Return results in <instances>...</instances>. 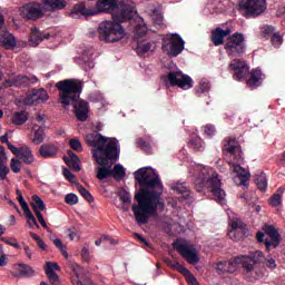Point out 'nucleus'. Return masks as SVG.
Segmentation results:
<instances>
[{
  "instance_id": "obj_41",
  "label": "nucleus",
  "mask_w": 285,
  "mask_h": 285,
  "mask_svg": "<svg viewBox=\"0 0 285 285\" xmlns=\"http://www.w3.org/2000/svg\"><path fill=\"white\" fill-rule=\"evenodd\" d=\"M30 237L38 244V247L41 248V250H47L48 245L39 237V235L35 234V232L29 233Z\"/></svg>"
},
{
  "instance_id": "obj_27",
  "label": "nucleus",
  "mask_w": 285,
  "mask_h": 285,
  "mask_svg": "<svg viewBox=\"0 0 285 285\" xmlns=\"http://www.w3.org/2000/svg\"><path fill=\"white\" fill-rule=\"evenodd\" d=\"M171 190L180 195L179 199H188L190 197V189L186 183H176L171 186Z\"/></svg>"
},
{
  "instance_id": "obj_16",
  "label": "nucleus",
  "mask_w": 285,
  "mask_h": 285,
  "mask_svg": "<svg viewBox=\"0 0 285 285\" xmlns=\"http://www.w3.org/2000/svg\"><path fill=\"white\" fill-rule=\"evenodd\" d=\"M237 264H242L239 256L234 259L217 262L215 268L218 275H226V273L233 275L237 271Z\"/></svg>"
},
{
  "instance_id": "obj_24",
  "label": "nucleus",
  "mask_w": 285,
  "mask_h": 285,
  "mask_svg": "<svg viewBox=\"0 0 285 285\" xmlns=\"http://www.w3.org/2000/svg\"><path fill=\"white\" fill-rule=\"evenodd\" d=\"M0 43L6 50H14L17 48V38L10 32L2 31L0 33Z\"/></svg>"
},
{
  "instance_id": "obj_52",
  "label": "nucleus",
  "mask_w": 285,
  "mask_h": 285,
  "mask_svg": "<svg viewBox=\"0 0 285 285\" xmlns=\"http://www.w3.org/2000/svg\"><path fill=\"white\" fill-rule=\"evenodd\" d=\"M271 206L277 207L282 204V196L279 194H273V196L269 199Z\"/></svg>"
},
{
  "instance_id": "obj_60",
  "label": "nucleus",
  "mask_w": 285,
  "mask_h": 285,
  "mask_svg": "<svg viewBox=\"0 0 285 285\" xmlns=\"http://www.w3.org/2000/svg\"><path fill=\"white\" fill-rule=\"evenodd\" d=\"M134 237H136V239H138V242H140L141 244H145V246H150V243L146 240L140 234L135 233Z\"/></svg>"
},
{
  "instance_id": "obj_38",
  "label": "nucleus",
  "mask_w": 285,
  "mask_h": 285,
  "mask_svg": "<svg viewBox=\"0 0 285 285\" xmlns=\"http://www.w3.org/2000/svg\"><path fill=\"white\" fill-rule=\"evenodd\" d=\"M45 135H46V131L43 127H39L35 131L33 139H32L33 144H36L37 146H39V144H43Z\"/></svg>"
},
{
  "instance_id": "obj_43",
  "label": "nucleus",
  "mask_w": 285,
  "mask_h": 285,
  "mask_svg": "<svg viewBox=\"0 0 285 285\" xmlns=\"http://www.w3.org/2000/svg\"><path fill=\"white\" fill-rule=\"evenodd\" d=\"M10 173V168L6 166L3 163V158L0 156V179L4 180L8 178V174Z\"/></svg>"
},
{
  "instance_id": "obj_62",
  "label": "nucleus",
  "mask_w": 285,
  "mask_h": 285,
  "mask_svg": "<svg viewBox=\"0 0 285 285\" xmlns=\"http://www.w3.org/2000/svg\"><path fill=\"white\" fill-rule=\"evenodd\" d=\"M68 237L71 242L75 239V237H77V232L75 227L68 229Z\"/></svg>"
},
{
  "instance_id": "obj_8",
  "label": "nucleus",
  "mask_w": 285,
  "mask_h": 285,
  "mask_svg": "<svg viewBox=\"0 0 285 285\" xmlns=\"http://www.w3.org/2000/svg\"><path fill=\"white\" fill-rule=\"evenodd\" d=\"M224 50L230 59H237L246 55V38L244 33L235 32L227 37Z\"/></svg>"
},
{
  "instance_id": "obj_3",
  "label": "nucleus",
  "mask_w": 285,
  "mask_h": 285,
  "mask_svg": "<svg viewBox=\"0 0 285 285\" xmlns=\"http://www.w3.org/2000/svg\"><path fill=\"white\" fill-rule=\"evenodd\" d=\"M88 146L94 148L91 150L92 157L98 164L101 166L97 171V179L104 181V179H108V177H112V164H115L119 159V155L121 149L117 147V141L109 140L104 137L101 134L97 131H92L88 134L85 138Z\"/></svg>"
},
{
  "instance_id": "obj_33",
  "label": "nucleus",
  "mask_w": 285,
  "mask_h": 285,
  "mask_svg": "<svg viewBox=\"0 0 285 285\" xmlns=\"http://www.w3.org/2000/svg\"><path fill=\"white\" fill-rule=\"evenodd\" d=\"M225 36L222 32V27H217L215 30L212 31V42L214 46H224Z\"/></svg>"
},
{
  "instance_id": "obj_28",
  "label": "nucleus",
  "mask_w": 285,
  "mask_h": 285,
  "mask_svg": "<svg viewBox=\"0 0 285 285\" xmlns=\"http://www.w3.org/2000/svg\"><path fill=\"white\" fill-rule=\"evenodd\" d=\"M29 117H30V114H28V111L26 110L16 111L12 115L11 124H13L14 126H23V124L28 121Z\"/></svg>"
},
{
  "instance_id": "obj_21",
  "label": "nucleus",
  "mask_w": 285,
  "mask_h": 285,
  "mask_svg": "<svg viewBox=\"0 0 285 285\" xmlns=\"http://www.w3.org/2000/svg\"><path fill=\"white\" fill-rule=\"evenodd\" d=\"M14 271L16 272L11 273L13 277H24L27 279L35 277V269L28 264L20 263L14 266Z\"/></svg>"
},
{
  "instance_id": "obj_50",
  "label": "nucleus",
  "mask_w": 285,
  "mask_h": 285,
  "mask_svg": "<svg viewBox=\"0 0 285 285\" xmlns=\"http://www.w3.org/2000/svg\"><path fill=\"white\" fill-rule=\"evenodd\" d=\"M35 213L38 222L40 223V226H42V228H46L48 233H50V228H48V224H46V219H43V214H41V212H39L37 208H35Z\"/></svg>"
},
{
  "instance_id": "obj_48",
  "label": "nucleus",
  "mask_w": 285,
  "mask_h": 285,
  "mask_svg": "<svg viewBox=\"0 0 285 285\" xmlns=\"http://www.w3.org/2000/svg\"><path fill=\"white\" fill-rule=\"evenodd\" d=\"M53 244L56 248L60 250V253L63 255V257H68V252L66 250V245H63V242L61 239L56 238L53 239Z\"/></svg>"
},
{
  "instance_id": "obj_10",
  "label": "nucleus",
  "mask_w": 285,
  "mask_h": 285,
  "mask_svg": "<svg viewBox=\"0 0 285 285\" xmlns=\"http://www.w3.org/2000/svg\"><path fill=\"white\" fill-rule=\"evenodd\" d=\"M186 46V41L181 38V36L175 33L169 38H165L163 40V50L170 55V57H179L181 52H184V47Z\"/></svg>"
},
{
  "instance_id": "obj_18",
  "label": "nucleus",
  "mask_w": 285,
  "mask_h": 285,
  "mask_svg": "<svg viewBox=\"0 0 285 285\" xmlns=\"http://www.w3.org/2000/svg\"><path fill=\"white\" fill-rule=\"evenodd\" d=\"M22 164H26L27 166H30L31 164H35V155H32V149L28 146L17 147V151L12 153Z\"/></svg>"
},
{
  "instance_id": "obj_2",
  "label": "nucleus",
  "mask_w": 285,
  "mask_h": 285,
  "mask_svg": "<svg viewBox=\"0 0 285 285\" xmlns=\"http://www.w3.org/2000/svg\"><path fill=\"white\" fill-rule=\"evenodd\" d=\"M99 12H109L114 21H104L98 27V39L105 43H117L124 39L121 23H132L137 16V7L131 0H98L96 2Z\"/></svg>"
},
{
  "instance_id": "obj_4",
  "label": "nucleus",
  "mask_w": 285,
  "mask_h": 285,
  "mask_svg": "<svg viewBox=\"0 0 285 285\" xmlns=\"http://www.w3.org/2000/svg\"><path fill=\"white\" fill-rule=\"evenodd\" d=\"M56 88L59 91V104H61L63 108H68L70 104H72L78 121H88L90 105L88 101L80 99L81 92H83V85L76 79H65L58 81Z\"/></svg>"
},
{
  "instance_id": "obj_30",
  "label": "nucleus",
  "mask_w": 285,
  "mask_h": 285,
  "mask_svg": "<svg viewBox=\"0 0 285 285\" xmlns=\"http://www.w3.org/2000/svg\"><path fill=\"white\" fill-rule=\"evenodd\" d=\"M120 200L122 202V210L128 213L130 210V205L132 204V196L126 189H121L118 193Z\"/></svg>"
},
{
  "instance_id": "obj_22",
  "label": "nucleus",
  "mask_w": 285,
  "mask_h": 285,
  "mask_svg": "<svg viewBox=\"0 0 285 285\" xmlns=\"http://www.w3.org/2000/svg\"><path fill=\"white\" fill-rule=\"evenodd\" d=\"M246 224L242 220L236 219L232 222V230L229 232V237H234V239H239V237H244L246 235Z\"/></svg>"
},
{
  "instance_id": "obj_47",
  "label": "nucleus",
  "mask_w": 285,
  "mask_h": 285,
  "mask_svg": "<svg viewBox=\"0 0 285 285\" xmlns=\"http://www.w3.org/2000/svg\"><path fill=\"white\" fill-rule=\"evenodd\" d=\"M10 168L14 174L21 173V160L12 158L10 163Z\"/></svg>"
},
{
  "instance_id": "obj_25",
  "label": "nucleus",
  "mask_w": 285,
  "mask_h": 285,
  "mask_svg": "<svg viewBox=\"0 0 285 285\" xmlns=\"http://www.w3.org/2000/svg\"><path fill=\"white\" fill-rule=\"evenodd\" d=\"M67 154L68 156L63 157L65 164H67V166L72 168V170L76 173H79V170H81V167L79 166V156H77V154H75L72 150H68Z\"/></svg>"
},
{
  "instance_id": "obj_20",
  "label": "nucleus",
  "mask_w": 285,
  "mask_h": 285,
  "mask_svg": "<svg viewBox=\"0 0 285 285\" xmlns=\"http://www.w3.org/2000/svg\"><path fill=\"white\" fill-rule=\"evenodd\" d=\"M55 271H61V267H59V264L47 262L45 267V273L49 278L50 284L59 285V275Z\"/></svg>"
},
{
  "instance_id": "obj_36",
  "label": "nucleus",
  "mask_w": 285,
  "mask_h": 285,
  "mask_svg": "<svg viewBox=\"0 0 285 285\" xmlns=\"http://www.w3.org/2000/svg\"><path fill=\"white\" fill-rule=\"evenodd\" d=\"M255 184L258 188V190H266L268 188V180L266 179V174L264 171L261 173V175L256 176Z\"/></svg>"
},
{
  "instance_id": "obj_7",
  "label": "nucleus",
  "mask_w": 285,
  "mask_h": 285,
  "mask_svg": "<svg viewBox=\"0 0 285 285\" xmlns=\"http://www.w3.org/2000/svg\"><path fill=\"white\" fill-rule=\"evenodd\" d=\"M130 26H134V39L137 43L136 52L137 55H146V52H150V50L155 49V42L148 41L146 39V35L148 32V27L144 22V18L137 14L131 22Z\"/></svg>"
},
{
  "instance_id": "obj_6",
  "label": "nucleus",
  "mask_w": 285,
  "mask_h": 285,
  "mask_svg": "<svg viewBox=\"0 0 285 285\" xmlns=\"http://www.w3.org/2000/svg\"><path fill=\"white\" fill-rule=\"evenodd\" d=\"M230 70L234 71V79L236 81H246V86L250 90H255L264 83V72L262 69H252L248 67V63L242 59H234L229 63Z\"/></svg>"
},
{
  "instance_id": "obj_12",
  "label": "nucleus",
  "mask_w": 285,
  "mask_h": 285,
  "mask_svg": "<svg viewBox=\"0 0 285 285\" xmlns=\"http://www.w3.org/2000/svg\"><path fill=\"white\" fill-rule=\"evenodd\" d=\"M173 246L183 259L195 266L199 264V255H197V248L193 244H181L179 242H174Z\"/></svg>"
},
{
  "instance_id": "obj_59",
  "label": "nucleus",
  "mask_w": 285,
  "mask_h": 285,
  "mask_svg": "<svg viewBox=\"0 0 285 285\" xmlns=\"http://www.w3.org/2000/svg\"><path fill=\"white\" fill-rule=\"evenodd\" d=\"M0 266H6V254H3V245L0 244Z\"/></svg>"
},
{
  "instance_id": "obj_17",
  "label": "nucleus",
  "mask_w": 285,
  "mask_h": 285,
  "mask_svg": "<svg viewBox=\"0 0 285 285\" xmlns=\"http://www.w3.org/2000/svg\"><path fill=\"white\" fill-rule=\"evenodd\" d=\"M48 99H50V96L46 89H32L26 98V104L27 106H35V104H45Z\"/></svg>"
},
{
  "instance_id": "obj_32",
  "label": "nucleus",
  "mask_w": 285,
  "mask_h": 285,
  "mask_svg": "<svg viewBox=\"0 0 285 285\" xmlns=\"http://www.w3.org/2000/svg\"><path fill=\"white\" fill-rule=\"evenodd\" d=\"M69 16L72 17V19H79V17H86L88 16V9H86V6L83 3L75 4Z\"/></svg>"
},
{
  "instance_id": "obj_26",
  "label": "nucleus",
  "mask_w": 285,
  "mask_h": 285,
  "mask_svg": "<svg viewBox=\"0 0 285 285\" xmlns=\"http://www.w3.org/2000/svg\"><path fill=\"white\" fill-rule=\"evenodd\" d=\"M39 81V78H37V76H23V75H18L14 79H13V85L14 86H21L22 88H28L30 86H32L33 83H37Z\"/></svg>"
},
{
  "instance_id": "obj_39",
  "label": "nucleus",
  "mask_w": 285,
  "mask_h": 285,
  "mask_svg": "<svg viewBox=\"0 0 285 285\" xmlns=\"http://www.w3.org/2000/svg\"><path fill=\"white\" fill-rule=\"evenodd\" d=\"M136 144H137V147L140 148V150H144V153H146V155H150V153H153L150 142L144 140V138H138Z\"/></svg>"
},
{
  "instance_id": "obj_14",
  "label": "nucleus",
  "mask_w": 285,
  "mask_h": 285,
  "mask_svg": "<svg viewBox=\"0 0 285 285\" xmlns=\"http://www.w3.org/2000/svg\"><path fill=\"white\" fill-rule=\"evenodd\" d=\"M226 142L223 146L224 155H230L236 161H242L244 151H242V145L237 141L236 138H229L225 140Z\"/></svg>"
},
{
  "instance_id": "obj_13",
  "label": "nucleus",
  "mask_w": 285,
  "mask_h": 285,
  "mask_svg": "<svg viewBox=\"0 0 285 285\" xmlns=\"http://www.w3.org/2000/svg\"><path fill=\"white\" fill-rule=\"evenodd\" d=\"M240 258V264L245 273H253L255 271V264H264L266 262V256L264 252L256 250L249 254V256H238Z\"/></svg>"
},
{
  "instance_id": "obj_29",
  "label": "nucleus",
  "mask_w": 285,
  "mask_h": 285,
  "mask_svg": "<svg viewBox=\"0 0 285 285\" xmlns=\"http://www.w3.org/2000/svg\"><path fill=\"white\" fill-rule=\"evenodd\" d=\"M234 173H236L237 179L240 181V186H246L248 179H250V173L246 171V169L239 165L234 166Z\"/></svg>"
},
{
  "instance_id": "obj_53",
  "label": "nucleus",
  "mask_w": 285,
  "mask_h": 285,
  "mask_svg": "<svg viewBox=\"0 0 285 285\" xmlns=\"http://www.w3.org/2000/svg\"><path fill=\"white\" fill-rule=\"evenodd\" d=\"M173 268H177L178 273H181L185 277H188L190 275V271L188 268L184 267L181 264L176 263Z\"/></svg>"
},
{
  "instance_id": "obj_40",
  "label": "nucleus",
  "mask_w": 285,
  "mask_h": 285,
  "mask_svg": "<svg viewBox=\"0 0 285 285\" xmlns=\"http://www.w3.org/2000/svg\"><path fill=\"white\" fill-rule=\"evenodd\" d=\"M32 199H33V205H32L33 213H35V208L36 210H39V213H41V210L46 208V204L43 203L41 197H39L38 195H35Z\"/></svg>"
},
{
  "instance_id": "obj_31",
  "label": "nucleus",
  "mask_w": 285,
  "mask_h": 285,
  "mask_svg": "<svg viewBox=\"0 0 285 285\" xmlns=\"http://www.w3.org/2000/svg\"><path fill=\"white\" fill-rule=\"evenodd\" d=\"M41 157H43L45 159H48L50 157H56L58 150H57V147H55L53 145H42L40 147V150H39Z\"/></svg>"
},
{
  "instance_id": "obj_37",
  "label": "nucleus",
  "mask_w": 285,
  "mask_h": 285,
  "mask_svg": "<svg viewBox=\"0 0 285 285\" xmlns=\"http://www.w3.org/2000/svg\"><path fill=\"white\" fill-rule=\"evenodd\" d=\"M76 187H77L78 193H80L81 197H83V199H86V202H88L89 204H92V202H95V197H92V194H90V191H88V189H86V187H83V185L77 183Z\"/></svg>"
},
{
  "instance_id": "obj_5",
  "label": "nucleus",
  "mask_w": 285,
  "mask_h": 285,
  "mask_svg": "<svg viewBox=\"0 0 285 285\" xmlns=\"http://www.w3.org/2000/svg\"><path fill=\"white\" fill-rule=\"evenodd\" d=\"M194 186L197 193H204V189L207 188L218 204L226 202V191L222 189L219 174L210 167H198V175L194 180Z\"/></svg>"
},
{
  "instance_id": "obj_54",
  "label": "nucleus",
  "mask_w": 285,
  "mask_h": 285,
  "mask_svg": "<svg viewBox=\"0 0 285 285\" xmlns=\"http://www.w3.org/2000/svg\"><path fill=\"white\" fill-rule=\"evenodd\" d=\"M62 173L66 179L70 181V184H75V180L77 179V177L75 176V174H72V171H70V169L65 168Z\"/></svg>"
},
{
  "instance_id": "obj_58",
  "label": "nucleus",
  "mask_w": 285,
  "mask_h": 285,
  "mask_svg": "<svg viewBox=\"0 0 285 285\" xmlns=\"http://www.w3.org/2000/svg\"><path fill=\"white\" fill-rule=\"evenodd\" d=\"M1 242H3L4 244H8L9 246H13V248H19V243H17V240H14L13 243L10 242V239H8L7 237H1L0 238Z\"/></svg>"
},
{
  "instance_id": "obj_45",
  "label": "nucleus",
  "mask_w": 285,
  "mask_h": 285,
  "mask_svg": "<svg viewBox=\"0 0 285 285\" xmlns=\"http://www.w3.org/2000/svg\"><path fill=\"white\" fill-rule=\"evenodd\" d=\"M208 90H210V83H208L207 81L202 80L198 85V87L195 88V92L199 94H204V92H208Z\"/></svg>"
},
{
  "instance_id": "obj_61",
  "label": "nucleus",
  "mask_w": 285,
  "mask_h": 285,
  "mask_svg": "<svg viewBox=\"0 0 285 285\" xmlns=\"http://www.w3.org/2000/svg\"><path fill=\"white\" fill-rule=\"evenodd\" d=\"M264 237H266V235L264 234V232H257L256 234V239L259 244H266V239H264Z\"/></svg>"
},
{
  "instance_id": "obj_19",
  "label": "nucleus",
  "mask_w": 285,
  "mask_h": 285,
  "mask_svg": "<svg viewBox=\"0 0 285 285\" xmlns=\"http://www.w3.org/2000/svg\"><path fill=\"white\" fill-rule=\"evenodd\" d=\"M24 17L31 21H37V19H41L43 17V11H41V8L39 4L35 3H28L23 7L22 10Z\"/></svg>"
},
{
  "instance_id": "obj_57",
  "label": "nucleus",
  "mask_w": 285,
  "mask_h": 285,
  "mask_svg": "<svg viewBox=\"0 0 285 285\" xmlns=\"http://www.w3.org/2000/svg\"><path fill=\"white\" fill-rule=\"evenodd\" d=\"M271 41L273 46H282V36L279 33H273Z\"/></svg>"
},
{
  "instance_id": "obj_55",
  "label": "nucleus",
  "mask_w": 285,
  "mask_h": 285,
  "mask_svg": "<svg viewBox=\"0 0 285 285\" xmlns=\"http://www.w3.org/2000/svg\"><path fill=\"white\" fill-rule=\"evenodd\" d=\"M24 215H26V217L29 222H32V224H35L36 228H39V224L37 223V218H35V215L32 214V212H30V209H27L24 212Z\"/></svg>"
},
{
  "instance_id": "obj_11",
  "label": "nucleus",
  "mask_w": 285,
  "mask_h": 285,
  "mask_svg": "<svg viewBox=\"0 0 285 285\" xmlns=\"http://www.w3.org/2000/svg\"><path fill=\"white\" fill-rule=\"evenodd\" d=\"M169 82V86L181 88V90H190L194 86L193 78L188 75H184L181 70L178 71H169L167 77L164 79Z\"/></svg>"
},
{
  "instance_id": "obj_63",
  "label": "nucleus",
  "mask_w": 285,
  "mask_h": 285,
  "mask_svg": "<svg viewBox=\"0 0 285 285\" xmlns=\"http://www.w3.org/2000/svg\"><path fill=\"white\" fill-rule=\"evenodd\" d=\"M81 256L83 257V259H88V257H90V250L87 247H83L81 249Z\"/></svg>"
},
{
  "instance_id": "obj_35",
  "label": "nucleus",
  "mask_w": 285,
  "mask_h": 285,
  "mask_svg": "<svg viewBox=\"0 0 285 285\" xmlns=\"http://www.w3.org/2000/svg\"><path fill=\"white\" fill-rule=\"evenodd\" d=\"M46 6H49L51 10H63L68 2L66 0H45Z\"/></svg>"
},
{
  "instance_id": "obj_34",
  "label": "nucleus",
  "mask_w": 285,
  "mask_h": 285,
  "mask_svg": "<svg viewBox=\"0 0 285 285\" xmlns=\"http://www.w3.org/2000/svg\"><path fill=\"white\" fill-rule=\"evenodd\" d=\"M111 177H114L116 181H121L124 177H126V168L120 164L115 165L114 169H111Z\"/></svg>"
},
{
  "instance_id": "obj_1",
  "label": "nucleus",
  "mask_w": 285,
  "mask_h": 285,
  "mask_svg": "<svg viewBox=\"0 0 285 285\" xmlns=\"http://www.w3.org/2000/svg\"><path fill=\"white\" fill-rule=\"evenodd\" d=\"M140 188L135 194V202L131 206L137 224H148L150 217H157V210H164L166 204L161 200L164 184L159 175L148 167H142L134 173Z\"/></svg>"
},
{
  "instance_id": "obj_49",
  "label": "nucleus",
  "mask_w": 285,
  "mask_h": 285,
  "mask_svg": "<svg viewBox=\"0 0 285 285\" xmlns=\"http://www.w3.org/2000/svg\"><path fill=\"white\" fill-rule=\"evenodd\" d=\"M0 141L2 144H7V148L11 151V153H17V147L14 145H12V142H10V140H8V134H4L0 137Z\"/></svg>"
},
{
  "instance_id": "obj_42",
  "label": "nucleus",
  "mask_w": 285,
  "mask_h": 285,
  "mask_svg": "<svg viewBox=\"0 0 285 285\" xmlns=\"http://www.w3.org/2000/svg\"><path fill=\"white\" fill-rule=\"evenodd\" d=\"M65 202L68 204V206H76V204H79V197L77 194H67L65 196Z\"/></svg>"
},
{
  "instance_id": "obj_46",
  "label": "nucleus",
  "mask_w": 285,
  "mask_h": 285,
  "mask_svg": "<svg viewBox=\"0 0 285 285\" xmlns=\"http://www.w3.org/2000/svg\"><path fill=\"white\" fill-rule=\"evenodd\" d=\"M189 146L193 148V150H204V145H202V140L199 138H193L189 140Z\"/></svg>"
},
{
  "instance_id": "obj_44",
  "label": "nucleus",
  "mask_w": 285,
  "mask_h": 285,
  "mask_svg": "<svg viewBox=\"0 0 285 285\" xmlns=\"http://www.w3.org/2000/svg\"><path fill=\"white\" fill-rule=\"evenodd\" d=\"M69 146L70 148H72V150H76V153H81L83 150V147L81 146V141L77 138L70 139Z\"/></svg>"
},
{
  "instance_id": "obj_9",
  "label": "nucleus",
  "mask_w": 285,
  "mask_h": 285,
  "mask_svg": "<svg viewBox=\"0 0 285 285\" xmlns=\"http://www.w3.org/2000/svg\"><path fill=\"white\" fill-rule=\"evenodd\" d=\"M267 8L266 0H240L238 9L244 10L246 19H255L263 14Z\"/></svg>"
},
{
  "instance_id": "obj_56",
  "label": "nucleus",
  "mask_w": 285,
  "mask_h": 285,
  "mask_svg": "<svg viewBox=\"0 0 285 285\" xmlns=\"http://www.w3.org/2000/svg\"><path fill=\"white\" fill-rule=\"evenodd\" d=\"M204 132L207 135V137H214L216 130L214 125H206L204 127Z\"/></svg>"
},
{
  "instance_id": "obj_64",
  "label": "nucleus",
  "mask_w": 285,
  "mask_h": 285,
  "mask_svg": "<svg viewBox=\"0 0 285 285\" xmlns=\"http://www.w3.org/2000/svg\"><path fill=\"white\" fill-rule=\"evenodd\" d=\"M264 32L265 35H273V32H275V28H273V26H266Z\"/></svg>"
},
{
  "instance_id": "obj_23",
  "label": "nucleus",
  "mask_w": 285,
  "mask_h": 285,
  "mask_svg": "<svg viewBox=\"0 0 285 285\" xmlns=\"http://www.w3.org/2000/svg\"><path fill=\"white\" fill-rule=\"evenodd\" d=\"M45 39H50V33L46 31L39 30V28L33 27L31 29V35H30V43L37 48L41 41H45Z\"/></svg>"
},
{
  "instance_id": "obj_15",
  "label": "nucleus",
  "mask_w": 285,
  "mask_h": 285,
  "mask_svg": "<svg viewBox=\"0 0 285 285\" xmlns=\"http://www.w3.org/2000/svg\"><path fill=\"white\" fill-rule=\"evenodd\" d=\"M265 233L269 238H265V248L267 253L279 246L282 238H279V232L273 225L265 226Z\"/></svg>"
},
{
  "instance_id": "obj_51",
  "label": "nucleus",
  "mask_w": 285,
  "mask_h": 285,
  "mask_svg": "<svg viewBox=\"0 0 285 285\" xmlns=\"http://www.w3.org/2000/svg\"><path fill=\"white\" fill-rule=\"evenodd\" d=\"M265 266L266 268H269L271 271H275V268H277V263L275 262V259L272 256H267V258L265 257Z\"/></svg>"
}]
</instances>
